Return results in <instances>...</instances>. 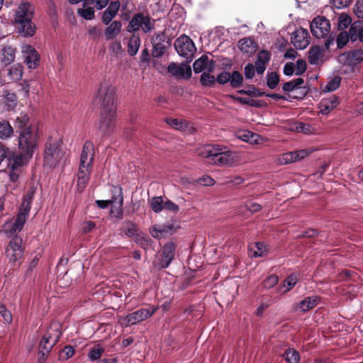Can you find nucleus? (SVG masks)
<instances>
[{
	"mask_svg": "<svg viewBox=\"0 0 363 363\" xmlns=\"http://www.w3.org/2000/svg\"><path fill=\"white\" fill-rule=\"evenodd\" d=\"M199 155L208 160V162L218 166L232 167L238 162L237 155L234 152L218 145H206L199 150Z\"/></svg>",
	"mask_w": 363,
	"mask_h": 363,
	"instance_id": "1",
	"label": "nucleus"
},
{
	"mask_svg": "<svg viewBox=\"0 0 363 363\" xmlns=\"http://www.w3.org/2000/svg\"><path fill=\"white\" fill-rule=\"evenodd\" d=\"M33 9L28 3H23L16 12L15 21L19 25L18 30L24 36H32L35 31V26L32 22Z\"/></svg>",
	"mask_w": 363,
	"mask_h": 363,
	"instance_id": "2",
	"label": "nucleus"
},
{
	"mask_svg": "<svg viewBox=\"0 0 363 363\" xmlns=\"http://www.w3.org/2000/svg\"><path fill=\"white\" fill-rule=\"evenodd\" d=\"M116 92V89L111 82L104 81L100 84L94 95V100L101 104V110L117 109Z\"/></svg>",
	"mask_w": 363,
	"mask_h": 363,
	"instance_id": "3",
	"label": "nucleus"
},
{
	"mask_svg": "<svg viewBox=\"0 0 363 363\" xmlns=\"http://www.w3.org/2000/svg\"><path fill=\"white\" fill-rule=\"evenodd\" d=\"M65 152L61 148L60 140L49 138L45 145L43 162L44 165L54 167L57 165L64 157Z\"/></svg>",
	"mask_w": 363,
	"mask_h": 363,
	"instance_id": "4",
	"label": "nucleus"
},
{
	"mask_svg": "<svg viewBox=\"0 0 363 363\" xmlns=\"http://www.w3.org/2000/svg\"><path fill=\"white\" fill-rule=\"evenodd\" d=\"M38 131L36 128H28L20 131L18 136L19 150L33 155L38 147Z\"/></svg>",
	"mask_w": 363,
	"mask_h": 363,
	"instance_id": "5",
	"label": "nucleus"
},
{
	"mask_svg": "<svg viewBox=\"0 0 363 363\" xmlns=\"http://www.w3.org/2000/svg\"><path fill=\"white\" fill-rule=\"evenodd\" d=\"M155 28V20L149 14L144 12H138L133 15L127 26L128 33H136L142 30L147 34L152 32Z\"/></svg>",
	"mask_w": 363,
	"mask_h": 363,
	"instance_id": "6",
	"label": "nucleus"
},
{
	"mask_svg": "<svg viewBox=\"0 0 363 363\" xmlns=\"http://www.w3.org/2000/svg\"><path fill=\"white\" fill-rule=\"evenodd\" d=\"M117 109L101 110L97 130L103 136L110 135L113 133L116 124Z\"/></svg>",
	"mask_w": 363,
	"mask_h": 363,
	"instance_id": "7",
	"label": "nucleus"
},
{
	"mask_svg": "<svg viewBox=\"0 0 363 363\" xmlns=\"http://www.w3.org/2000/svg\"><path fill=\"white\" fill-rule=\"evenodd\" d=\"M156 311L157 308L155 307L141 308L128 314L126 316L120 317L119 323L122 327L127 328L149 318L155 313Z\"/></svg>",
	"mask_w": 363,
	"mask_h": 363,
	"instance_id": "8",
	"label": "nucleus"
},
{
	"mask_svg": "<svg viewBox=\"0 0 363 363\" xmlns=\"http://www.w3.org/2000/svg\"><path fill=\"white\" fill-rule=\"evenodd\" d=\"M174 46L178 55L186 58L189 62L191 61L196 51L193 40L186 35H182L177 38Z\"/></svg>",
	"mask_w": 363,
	"mask_h": 363,
	"instance_id": "9",
	"label": "nucleus"
},
{
	"mask_svg": "<svg viewBox=\"0 0 363 363\" xmlns=\"http://www.w3.org/2000/svg\"><path fill=\"white\" fill-rule=\"evenodd\" d=\"M22 242V238L20 236H14L6 247V256L10 263L15 264L22 258L23 253Z\"/></svg>",
	"mask_w": 363,
	"mask_h": 363,
	"instance_id": "10",
	"label": "nucleus"
},
{
	"mask_svg": "<svg viewBox=\"0 0 363 363\" xmlns=\"http://www.w3.org/2000/svg\"><path fill=\"white\" fill-rule=\"evenodd\" d=\"M152 55L155 58L162 57L170 46V40L164 32L157 33L152 38Z\"/></svg>",
	"mask_w": 363,
	"mask_h": 363,
	"instance_id": "11",
	"label": "nucleus"
},
{
	"mask_svg": "<svg viewBox=\"0 0 363 363\" xmlns=\"http://www.w3.org/2000/svg\"><path fill=\"white\" fill-rule=\"evenodd\" d=\"M330 30V24L328 19L318 16L311 23L312 34L317 38H323L328 35Z\"/></svg>",
	"mask_w": 363,
	"mask_h": 363,
	"instance_id": "12",
	"label": "nucleus"
},
{
	"mask_svg": "<svg viewBox=\"0 0 363 363\" xmlns=\"http://www.w3.org/2000/svg\"><path fill=\"white\" fill-rule=\"evenodd\" d=\"M32 157L33 155L21 151L18 153L11 152L8 156V168L13 170H21V168L27 165Z\"/></svg>",
	"mask_w": 363,
	"mask_h": 363,
	"instance_id": "13",
	"label": "nucleus"
},
{
	"mask_svg": "<svg viewBox=\"0 0 363 363\" xmlns=\"http://www.w3.org/2000/svg\"><path fill=\"white\" fill-rule=\"evenodd\" d=\"M112 197L111 201L113 204L111 207V214L115 218L121 220L123 218L122 206L123 203V191L121 188L114 187L112 191Z\"/></svg>",
	"mask_w": 363,
	"mask_h": 363,
	"instance_id": "14",
	"label": "nucleus"
},
{
	"mask_svg": "<svg viewBox=\"0 0 363 363\" xmlns=\"http://www.w3.org/2000/svg\"><path fill=\"white\" fill-rule=\"evenodd\" d=\"M291 43L296 49L303 50L310 43L308 31L303 28H299L293 32L291 38Z\"/></svg>",
	"mask_w": 363,
	"mask_h": 363,
	"instance_id": "15",
	"label": "nucleus"
},
{
	"mask_svg": "<svg viewBox=\"0 0 363 363\" xmlns=\"http://www.w3.org/2000/svg\"><path fill=\"white\" fill-rule=\"evenodd\" d=\"M24 62L29 69H35L39 65L40 57L35 48L30 45L22 46Z\"/></svg>",
	"mask_w": 363,
	"mask_h": 363,
	"instance_id": "16",
	"label": "nucleus"
},
{
	"mask_svg": "<svg viewBox=\"0 0 363 363\" xmlns=\"http://www.w3.org/2000/svg\"><path fill=\"white\" fill-rule=\"evenodd\" d=\"M188 62L186 64L182 63L180 65L175 62H171L167 67V71L177 78L188 79L191 76V69Z\"/></svg>",
	"mask_w": 363,
	"mask_h": 363,
	"instance_id": "17",
	"label": "nucleus"
},
{
	"mask_svg": "<svg viewBox=\"0 0 363 363\" xmlns=\"http://www.w3.org/2000/svg\"><path fill=\"white\" fill-rule=\"evenodd\" d=\"M60 335L61 333L57 330L51 329L47 331L39 343V349L45 350L46 352H50L53 346L58 342Z\"/></svg>",
	"mask_w": 363,
	"mask_h": 363,
	"instance_id": "18",
	"label": "nucleus"
},
{
	"mask_svg": "<svg viewBox=\"0 0 363 363\" xmlns=\"http://www.w3.org/2000/svg\"><path fill=\"white\" fill-rule=\"evenodd\" d=\"M340 60L345 65L354 66L363 60V50L354 49L340 55Z\"/></svg>",
	"mask_w": 363,
	"mask_h": 363,
	"instance_id": "19",
	"label": "nucleus"
},
{
	"mask_svg": "<svg viewBox=\"0 0 363 363\" xmlns=\"http://www.w3.org/2000/svg\"><path fill=\"white\" fill-rule=\"evenodd\" d=\"M26 219L21 216L17 215L16 217L9 221H7L4 225V233L8 237H11L12 235L16 234L20 232L25 223Z\"/></svg>",
	"mask_w": 363,
	"mask_h": 363,
	"instance_id": "20",
	"label": "nucleus"
},
{
	"mask_svg": "<svg viewBox=\"0 0 363 363\" xmlns=\"http://www.w3.org/2000/svg\"><path fill=\"white\" fill-rule=\"evenodd\" d=\"M94 157V145L90 141H86L84 144L80 156L79 166L83 168L92 167V162Z\"/></svg>",
	"mask_w": 363,
	"mask_h": 363,
	"instance_id": "21",
	"label": "nucleus"
},
{
	"mask_svg": "<svg viewBox=\"0 0 363 363\" xmlns=\"http://www.w3.org/2000/svg\"><path fill=\"white\" fill-rule=\"evenodd\" d=\"M175 246L172 242L165 244L162 248L161 253V259L159 265L161 268H167L169 267L174 257Z\"/></svg>",
	"mask_w": 363,
	"mask_h": 363,
	"instance_id": "22",
	"label": "nucleus"
},
{
	"mask_svg": "<svg viewBox=\"0 0 363 363\" xmlns=\"http://www.w3.org/2000/svg\"><path fill=\"white\" fill-rule=\"evenodd\" d=\"M121 7L119 1H111L108 7L103 12L101 21L105 25L111 23L112 20L117 16Z\"/></svg>",
	"mask_w": 363,
	"mask_h": 363,
	"instance_id": "23",
	"label": "nucleus"
},
{
	"mask_svg": "<svg viewBox=\"0 0 363 363\" xmlns=\"http://www.w3.org/2000/svg\"><path fill=\"white\" fill-rule=\"evenodd\" d=\"M91 168L92 167H90L85 168H83L82 166L79 167V170L77 172V187L79 191H82L89 182Z\"/></svg>",
	"mask_w": 363,
	"mask_h": 363,
	"instance_id": "24",
	"label": "nucleus"
},
{
	"mask_svg": "<svg viewBox=\"0 0 363 363\" xmlns=\"http://www.w3.org/2000/svg\"><path fill=\"white\" fill-rule=\"evenodd\" d=\"M150 233L153 238L161 239L167 235H172L173 233V227L171 225L154 226Z\"/></svg>",
	"mask_w": 363,
	"mask_h": 363,
	"instance_id": "25",
	"label": "nucleus"
},
{
	"mask_svg": "<svg viewBox=\"0 0 363 363\" xmlns=\"http://www.w3.org/2000/svg\"><path fill=\"white\" fill-rule=\"evenodd\" d=\"M350 38L352 41L357 40L363 43V26L359 21H356L352 24L350 28Z\"/></svg>",
	"mask_w": 363,
	"mask_h": 363,
	"instance_id": "26",
	"label": "nucleus"
},
{
	"mask_svg": "<svg viewBox=\"0 0 363 363\" xmlns=\"http://www.w3.org/2000/svg\"><path fill=\"white\" fill-rule=\"evenodd\" d=\"M122 28L121 22L119 21H113L105 29V37L106 40H112L115 38L121 32Z\"/></svg>",
	"mask_w": 363,
	"mask_h": 363,
	"instance_id": "27",
	"label": "nucleus"
},
{
	"mask_svg": "<svg viewBox=\"0 0 363 363\" xmlns=\"http://www.w3.org/2000/svg\"><path fill=\"white\" fill-rule=\"evenodd\" d=\"M318 296H308L299 302L296 308L302 312H306L313 308L318 304Z\"/></svg>",
	"mask_w": 363,
	"mask_h": 363,
	"instance_id": "28",
	"label": "nucleus"
},
{
	"mask_svg": "<svg viewBox=\"0 0 363 363\" xmlns=\"http://www.w3.org/2000/svg\"><path fill=\"white\" fill-rule=\"evenodd\" d=\"M23 76V67L16 64L7 69V77L11 82L20 81Z\"/></svg>",
	"mask_w": 363,
	"mask_h": 363,
	"instance_id": "29",
	"label": "nucleus"
},
{
	"mask_svg": "<svg viewBox=\"0 0 363 363\" xmlns=\"http://www.w3.org/2000/svg\"><path fill=\"white\" fill-rule=\"evenodd\" d=\"M140 46V38L138 35H133L128 40V52L130 56L137 54Z\"/></svg>",
	"mask_w": 363,
	"mask_h": 363,
	"instance_id": "30",
	"label": "nucleus"
},
{
	"mask_svg": "<svg viewBox=\"0 0 363 363\" xmlns=\"http://www.w3.org/2000/svg\"><path fill=\"white\" fill-rule=\"evenodd\" d=\"M1 61L5 65H9L15 59V51L11 47H4L0 55Z\"/></svg>",
	"mask_w": 363,
	"mask_h": 363,
	"instance_id": "31",
	"label": "nucleus"
},
{
	"mask_svg": "<svg viewBox=\"0 0 363 363\" xmlns=\"http://www.w3.org/2000/svg\"><path fill=\"white\" fill-rule=\"evenodd\" d=\"M29 117L26 114L21 113L18 116L14 123V127L16 129V132L19 133L20 131H23L28 128H33L31 125H28Z\"/></svg>",
	"mask_w": 363,
	"mask_h": 363,
	"instance_id": "32",
	"label": "nucleus"
},
{
	"mask_svg": "<svg viewBox=\"0 0 363 363\" xmlns=\"http://www.w3.org/2000/svg\"><path fill=\"white\" fill-rule=\"evenodd\" d=\"M239 48L242 52L247 54H252L255 52L254 42L248 38H242L240 40Z\"/></svg>",
	"mask_w": 363,
	"mask_h": 363,
	"instance_id": "33",
	"label": "nucleus"
},
{
	"mask_svg": "<svg viewBox=\"0 0 363 363\" xmlns=\"http://www.w3.org/2000/svg\"><path fill=\"white\" fill-rule=\"evenodd\" d=\"M282 356L288 363H298L300 360L299 353L293 348L286 350Z\"/></svg>",
	"mask_w": 363,
	"mask_h": 363,
	"instance_id": "34",
	"label": "nucleus"
},
{
	"mask_svg": "<svg viewBox=\"0 0 363 363\" xmlns=\"http://www.w3.org/2000/svg\"><path fill=\"white\" fill-rule=\"evenodd\" d=\"M322 52L318 46H313L308 52V61L311 65H316L320 60Z\"/></svg>",
	"mask_w": 363,
	"mask_h": 363,
	"instance_id": "35",
	"label": "nucleus"
},
{
	"mask_svg": "<svg viewBox=\"0 0 363 363\" xmlns=\"http://www.w3.org/2000/svg\"><path fill=\"white\" fill-rule=\"evenodd\" d=\"M13 133V129L9 122H0V138L6 139L10 138Z\"/></svg>",
	"mask_w": 363,
	"mask_h": 363,
	"instance_id": "36",
	"label": "nucleus"
},
{
	"mask_svg": "<svg viewBox=\"0 0 363 363\" xmlns=\"http://www.w3.org/2000/svg\"><path fill=\"white\" fill-rule=\"evenodd\" d=\"M208 57L207 55H202L193 64V69L195 73L201 72L207 66Z\"/></svg>",
	"mask_w": 363,
	"mask_h": 363,
	"instance_id": "37",
	"label": "nucleus"
},
{
	"mask_svg": "<svg viewBox=\"0 0 363 363\" xmlns=\"http://www.w3.org/2000/svg\"><path fill=\"white\" fill-rule=\"evenodd\" d=\"M167 123L172 128L178 130H186L188 127V123L185 120H178V119H167Z\"/></svg>",
	"mask_w": 363,
	"mask_h": 363,
	"instance_id": "38",
	"label": "nucleus"
},
{
	"mask_svg": "<svg viewBox=\"0 0 363 363\" xmlns=\"http://www.w3.org/2000/svg\"><path fill=\"white\" fill-rule=\"evenodd\" d=\"M298 275L296 274H291L286 277L284 281V287L286 289L284 291V293H286L289 291L298 282Z\"/></svg>",
	"mask_w": 363,
	"mask_h": 363,
	"instance_id": "39",
	"label": "nucleus"
},
{
	"mask_svg": "<svg viewBox=\"0 0 363 363\" xmlns=\"http://www.w3.org/2000/svg\"><path fill=\"white\" fill-rule=\"evenodd\" d=\"M279 82V77L275 72H268L267 74V85L270 89H274Z\"/></svg>",
	"mask_w": 363,
	"mask_h": 363,
	"instance_id": "40",
	"label": "nucleus"
},
{
	"mask_svg": "<svg viewBox=\"0 0 363 363\" xmlns=\"http://www.w3.org/2000/svg\"><path fill=\"white\" fill-rule=\"evenodd\" d=\"M84 5H85L84 3ZM77 13L86 20H92L95 17L94 10L92 7H85L84 6L83 8L78 9Z\"/></svg>",
	"mask_w": 363,
	"mask_h": 363,
	"instance_id": "41",
	"label": "nucleus"
},
{
	"mask_svg": "<svg viewBox=\"0 0 363 363\" xmlns=\"http://www.w3.org/2000/svg\"><path fill=\"white\" fill-rule=\"evenodd\" d=\"M230 85L233 88H238L240 86L243 82V77L242 74L238 71H233L230 74Z\"/></svg>",
	"mask_w": 363,
	"mask_h": 363,
	"instance_id": "42",
	"label": "nucleus"
},
{
	"mask_svg": "<svg viewBox=\"0 0 363 363\" xmlns=\"http://www.w3.org/2000/svg\"><path fill=\"white\" fill-rule=\"evenodd\" d=\"M351 23V18L347 14L342 13L338 18L337 28L340 30H343L346 29Z\"/></svg>",
	"mask_w": 363,
	"mask_h": 363,
	"instance_id": "43",
	"label": "nucleus"
},
{
	"mask_svg": "<svg viewBox=\"0 0 363 363\" xmlns=\"http://www.w3.org/2000/svg\"><path fill=\"white\" fill-rule=\"evenodd\" d=\"M230 98H232L233 100L240 102L242 104H247L252 107H259L260 106L259 101L250 99V98H245V97H240V96H235L230 95Z\"/></svg>",
	"mask_w": 363,
	"mask_h": 363,
	"instance_id": "44",
	"label": "nucleus"
},
{
	"mask_svg": "<svg viewBox=\"0 0 363 363\" xmlns=\"http://www.w3.org/2000/svg\"><path fill=\"white\" fill-rule=\"evenodd\" d=\"M150 206L155 213L162 211L164 208V201L161 196L154 197L150 201Z\"/></svg>",
	"mask_w": 363,
	"mask_h": 363,
	"instance_id": "45",
	"label": "nucleus"
},
{
	"mask_svg": "<svg viewBox=\"0 0 363 363\" xmlns=\"http://www.w3.org/2000/svg\"><path fill=\"white\" fill-rule=\"evenodd\" d=\"M30 208H31V203L22 199V202L19 207V211L17 215L21 216L24 217L25 219L27 220L28 215H29V212L30 211Z\"/></svg>",
	"mask_w": 363,
	"mask_h": 363,
	"instance_id": "46",
	"label": "nucleus"
},
{
	"mask_svg": "<svg viewBox=\"0 0 363 363\" xmlns=\"http://www.w3.org/2000/svg\"><path fill=\"white\" fill-rule=\"evenodd\" d=\"M341 78L335 77L330 80L324 87V91H333L337 89L340 85Z\"/></svg>",
	"mask_w": 363,
	"mask_h": 363,
	"instance_id": "47",
	"label": "nucleus"
},
{
	"mask_svg": "<svg viewBox=\"0 0 363 363\" xmlns=\"http://www.w3.org/2000/svg\"><path fill=\"white\" fill-rule=\"evenodd\" d=\"M123 233L128 237H133L137 232L136 226L132 222H125L122 228Z\"/></svg>",
	"mask_w": 363,
	"mask_h": 363,
	"instance_id": "48",
	"label": "nucleus"
},
{
	"mask_svg": "<svg viewBox=\"0 0 363 363\" xmlns=\"http://www.w3.org/2000/svg\"><path fill=\"white\" fill-rule=\"evenodd\" d=\"M201 83L204 86H212L216 82L214 76L207 72H203L200 77Z\"/></svg>",
	"mask_w": 363,
	"mask_h": 363,
	"instance_id": "49",
	"label": "nucleus"
},
{
	"mask_svg": "<svg viewBox=\"0 0 363 363\" xmlns=\"http://www.w3.org/2000/svg\"><path fill=\"white\" fill-rule=\"evenodd\" d=\"M255 247L257 250L252 252V250L250 249L252 256L254 257H262L264 255L266 252V245L264 242H258L255 243Z\"/></svg>",
	"mask_w": 363,
	"mask_h": 363,
	"instance_id": "50",
	"label": "nucleus"
},
{
	"mask_svg": "<svg viewBox=\"0 0 363 363\" xmlns=\"http://www.w3.org/2000/svg\"><path fill=\"white\" fill-rule=\"evenodd\" d=\"M279 281V278L277 275L272 274L267 277L262 282L263 286L265 289H271Z\"/></svg>",
	"mask_w": 363,
	"mask_h": 363,
	"instance_id": "51",
	"label": "nucleus"
},
{
	"mask_svg": "<svg viewBox=\"0 0 363 363\" xmlns=\"http://www.w3.org/2000/svg\"><path fill=\"white\" fill-rule=\"evenodd\" d=\"M74 350L70 345L65 346L60 353V358L62 360H67L74 355Z\"/></svg>",
	"mask_w": 363,
	"mask_h": 363,
	"instance_id": "52",
	"label": "nucleus"
},
{
	"mask_svg": "<svg viewBox=\"0 0 363 363\" xmlns=\"http://www.w3.org/2000/svg\"><path fill=\"white\" fill-rule=\"evenodd\" d=\"M0 315L5 323H11L12 322L13 318L11 313L3 304L0 305Z\"/></svg>",
	"mask_w": 363,
	"mask_h": 363,
	"instance_id": "53",
	"label": "nucleus"
},
{
	"mask_svg": "<svg viewBox=\"0 0 363 363\" xmlns=\"http://www.w3.org/2000/svg\"><path fill=\"white\" fill-rule=\"evenodd\" d=\"M350 38V33L341 32L337 38V44L339 48H343L348 42Z\"/></svg>",
	"mask_w": 363,
	"mask_h": 363,
	"instance_id": "54",
	"label": "nucleus"
},
{
	"mask_svg": "<svg viewBox=\"0 0 363 363\" xmlns=\"http://www.w3.org/2000/svg\"><path fill=\"white\" fill-rule=\"evenodd\" d=\"M271 59V53L270 52L267 50H261L258 52L257 57V61L263 62L264 64L267 65Z\"/></svg>",
	"mask_w": 363,
	"mask_h": 363,
	"instance_id": "55",
	"label": "nucleus"
},
{
	"mask_svg": "<svg viewBox=\"0 0 363 363\" xmlns=\"http://www.w3.org/2000/svg\"><path fill=\"white\" fill-rule=\"evenodd\" d=\"M17 97L13 93H8L6 95V104L9 109L13 108L16 105Z\"/></svg>",
	"mask_w": 363,
	"mask_h": 363,
	"instance_id": "56",
	"label": "nucleus"
},
{
	"mask_svg": "<svg viewBox=\"0 0 363 363\" xmlns=\"http://www.w3.org/2000/svg\"><path fill=\"white\" fill-rule=\"evenodd\" d=\"M278 160L279 163L281 164H287L294 162L293 155L291 152L282 154L279 156Z\"/></svg>",
	"mask_w": 363,
	"mask_h": 363,
	"instance_id": "57",
	"label": "nucleus"
},
{
	"mask_svg": "<svg viewBox=\"0 0 363 363\" xmlns=\"http://www.w3.org/2000/svg\"><path fill=\"white\" fill-rule=\"evenodd\" d=\"M104 352V349L101 347L94 348L90 350L89 353V358L91 361H94L101 358Z\"/></svg>",
	"mask_w": 363,
	"mask_h": 363,
	"instance_id": "58",
	"label": "nucleus"
},
{
	"mask_svg": "<svg viewBox=\"0 0 363 363\" xmlns=\"http://www.w3.org/2000/svg\"><path fill=\"white\" fill-rule=\"evenodd\" d=\"M306 69V62L304 60L299 59L296 63V74L301 75Z\"/></svg>",
	"mask_w": 363,
	"mask_h": 363,
	"instance_id": "59",
	"label": "nucleus"
},
{
	"mask_svg": "<svg viewBox=\"0 0 363 363\" xmlns=\"http://www.w3.org/2000/svg\"><path fill=\"white\" fill-rule=\"evenodd\" d=\"M258 135H256V134H254L253 133L250 132V131H242V132H240L239 133L238 137L244 140V141H246V142H250L252 143V139L254 138V137H257Z\"/></svg>",
	"mask_w": 363,
	"mask_h": 363,
	"instance_id": "60",
	"label": "nucleus"
},
{
	"mask_svg": "<svg viewBox=\"0 0 363 363\" xmlns=\"http://www.w3.org/2000/svg\"><path fill=\"white\" fill-rule=\"evenodd\" d=\"M36 192V188L34 186H30L26 193L23 195L22 199L26 201H28L32 203L34 196Z\"/></svg>",
	"mask_w": 363,
	"mask_h": 363,
	"instance_id": "61",
	"label": "nucleus"
},
{
	"mask_svg": "<svg viewBox=\"0 0 363 363\" xmlns=\"http://www.w3.org/2000/svg\"><path fill=\"white\" fill-rule=\"evenodd\" d=\"M354 12L359 18H363V0H358L356 2Z\"/></svg>",
	"mask_w": 363,
	"mask_h": 363,
	"instance_id": "62",
	"label": "nucleus"
},
{
	"mask_svg": "<svg viewBox=\"0 0 363 363\" xmlns=\"http://www.w3.org/2000/svg\"><path fill=\"white\" fill-rule=\"evenodd\" d=\"M198 182L201 185L208 186H213L216 183L215 180L208 175L199 178Z\"/></svg>",
	"mask_w": 363,
	"mask_h": 363,
	"instance_id": "63",
	"label": "nucleus"
},
{
	"mask_svg": "<svg viewBox=\"0 0 363 363\" xmlns=\"http://www.w3.org/2000/svg\"><path fill=\"white\" fill-rule=\"evenodd\" d=\"M293 155L294 162L303 159L308 155V152L306 150H301L298 151L291 152Z\"/></svg>",
	"mask_w": 363,
	"mask_h": 363,
	"instance_id": "64",
	"label": "nucleus"
}]
</instances>
